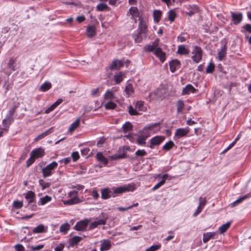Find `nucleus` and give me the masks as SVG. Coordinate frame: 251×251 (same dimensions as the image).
<instances>
[{"instance_id":"f257e3e1","label":"nucleus","mask_w":251,"mask_h":251,"mask_svg":"<svg viewBox=\"0 0 251 251\" xmlns=\"http://www.w3.org/2000/svg\"><path fill=\"white\" fill-rule=\"evenodd\" d=\"M158 124H152L146 126L140 132L141 135H139L137 138V143L140 146H145L146 141L151 134L152 129L157 126Z\"/></svg>"},{"instance_id":"f03ea898","label":"nucleus","mask_w":251,"mask_h":251,"mask_svg":"<svg viewBox=\"0 0 251 251\" xmlns=\"http://www.w3.org/2000/svg\"><path fill=\"white\" fill-rule=\"evenodd\" d=\"M136 189V187L134 184H128L127 185H124L123 186L117 187L113 188V197H116L118 195L123 194L126 192H132Z\"/></svg>"},{"instance_id":"7ed1b4c3","label":"nucleus","mask_w":251,"mask_h":251,"mask_svg":"<svg viewBox=\"0 0 251 251\" xmlns=\"http://www.w3.org/2000/svg\"><path fill=\"white\" fill-rule=\"evenodd\" d=\"M16 110V107H12L9 109L5 118L2 120V124L3 126L2 130L8 131L10 125L13 122V115Z\"/></svg>"},{"instance_id":"20e7f679","label":"nucleus","mask_w":251,"mask_h":251,"mask_svg":"<svg viewBox=\"0 0 251 251\" xmlns=\"http://www.w3.org/2000/svg\"><path fill=\"white\" fill-rule=\"evenodd\" d=\"M68 197L70 198V199L63 201L64 205H74L82 201L78 197L77 192L75 190L70 191L68 193Z\"/></svg>"},{"instance_id":"39448f33","label":"nucleus","mask_w":251,"mask_h":251,"mask_svg":"<svg viewBox=\"0 0 251 251\" xmlns=\"http://www.w3.org/2000/svg\"><path fill=\"white\" fill-rule=\"evenodd\" d=\"M58 166V163L53 161L42 169L43 176L45 178L50 176L53 174L54 170Z\"/></svg>"},{"instance_id":"423d86ee","label":"nucleus","mask_w":251,"mask_h":251,"mask_svg":"<svg viewBox=\"0 0 251 251\" xmlns=\"http://www.w3.org/2000/svg\"><path fill=\"white\" fill-rule=\"evenodd\" d=\"M191 53V58L195 63H198L201 60L202 50L201 47L198 46H193Z\"/></svg>"},{"instance_id":"0eeeda50","label":"nucleus","mask_w":251,"mask_h":251,"mask_svg":"<svg viewBox=\"0 0 251 251\" xmlns=\"http://www.w3.org/2000/svg\"><path fill=\"white\" fill-rule=\"evenodd\" d=\"M189 130L190 128L188 126L184 128H178L176 129L175 132L174 139L176 140L185 137L189 133Z\"/></svg>"},{"instance_id":"6e6552de","label":"nucleus","mask_w":251,"mask_h":251,"mask_svg":"<svg viewBox=\"0 0 251 251\" xmlns=\"http://www.w3.org/2000/svg\"><path fill=\"white\" fill-rule=\"evenodd\" d=\"M45 150L42 148H38L34 149L30 152V155L35 159L42 157L45 155Z\"/></svg>"},{"instance_id":"1a4fd4ad","label":"nucleus","mask_w":251,"mask_h":251,"mask_svg":"<svg viewBox=\"0 0 251 251\" xmlns=\"http://www.w3.org/2000/svg\"><path fill=\"white\" fill-rule=\"evenodd\" d=\"M89 222L90 220L88 219L78 222L75 226V229L78 231L84 230L86 229Z\"/></svg>"},{"instance_id":"9d476101","label":"nucleus","mask_w":251,"mask_h":251,"mask_svg":"<svg viewBox=\"0 0 251 251\" xmlns=\"http://www.w3.org/2000/svg\"><path fill=\"white\" fill-rule=\"evenodd\" d=\"M165 139L163 136H156L152 137L150 141V148H152L154 146H157L160 144Z\"/></svg>"},{"instance_id":"9b49d317","label":"nucleus","mask_w":251,"mask_h":251,"mask_svg":"<svg viewBox=\"0 0 251 251\" xmlns=\"http://www.w3.org/2000/svg\"><path fill=\"white\" fill-rule=\"evenodd\" d=\"M129 14L131 16V18L135 21V22L137 21V18L139 17V12L137 7H131L129 9V12L127 14Z\"/></svg>"},{"instance_id":"f8f14e48","label":"nucleus","mask_w":251,"mask_h":251,"mask_svg":"<svg viewBox=\"0 0 251 251\" xmlns=\"http://www.w3.org/2000/svg\"><path fill=\"white\" fill-rule=\"evenodd\" d=\"M124 92L127 97L132 96L134 94V91L133 85L129 81H127L126 84Z\"/></svg>"},{"instance_id":"ddd939ff","label":"nucleus","mask_w":251,"mask_h":251,"mask_svg":"<svg viewBox=\"0 0 251 251\" xmlns=\"http://www.w3.org/2000/svg\"><path fill=\"white\" fill-rule=\"evenodd\" d=\"M139 23L138 25L139 32L142 33L146 36L147 32V26L145 22H144L141 18L139 19Z\"/></svg>"},{"instance_id":"4468645a","label":"nucleus","mask_w":251,"mask_h":251,"mask_svg":"<svg viewBox=\"0 0 251 251\" xmlns=\"http://www.w3.org/2000/svg\"><path fill=\"white\" fill-rule=\"evenodd\" d=\"M113 197V191L109 188H104L101 190V197L102 199L106 200Z\"/></svg>"},{"instance_id":"2eb2a0df","label":"nucleus","mask_w":251,"mask_h":251,"mask_svg":"<svg viewBox=\"0 0 251 251\" xmlns=\"http://www.w3.org/2000/svg\"><path fill=\"white\" fill-rule=\"evenodd\" d=\"M101 245L100 251H106L109 250L111 247V241L109 240L103 239L100 241Z\"/></svg>"},{"instance_id":"dca6fc26","label":"nucleus","mask_w":251,"mask_h":251,"mask_svg":"<svg viewBox=\"0 0 251 251\" xmlns=\"http://www.w3.org/2000/svg\"><path fill=\"white\" fill-rule=\"evenodd\" d=\"M231 17L234 25H238L242 20L243 16L241 13H231Z\"/></svg>"},{"instance_id":"f3484780","label":"nucleus","mask_w":251,"mask_h":251,"mask_svg":"<svg viewBox=\"0 0 251 251\" xmlns=\"http://www.w3.org/2000/svg\"><path fill=\"white\" fill-rule=\"evenodd\" d=\"M157 57L159 58L161 62H164L166 60V54L163 52L160 48L156 49L154 53Z\"/></svg>"},{"instance_id":"a211bd4d","label":"nucleus","mask_w":251,"mask_h":251,"mask_svg":"<svg viewBox=\"0 0 251 251\" xmlns=\"http://www.w3.org/2000/svg\"><path fill=\"white\" fill-rule=\"evenodd\" d=\"M48 226H45L42 224H40L38 225L37 226L35 227L33 230L32 232L33 233H46L48 231Z\"/></svg>"},{"instance_id":"6ab92c4d","label":"nucleus","mask_w":251,"mask_h":251,"mask_svg":"<svg viewBox=\"0 0 251 251\" xmlns=\"http://www.w3.org/2000/svg\"><path fill=\"white\" fill-rule=\"evenodd\" d=\"M106 220L105 219H101L95 221L91 223L89 226V229H92L97 227L99 225H104L106 224Z\"/></svg>"},{"instance_id":"aec40b11","label":"nucleus","mask_w":251,"mask_h":251,"mask_svg":"<svg viewBox=\"0 0 251 251\" xmlns=\"http://www.w3.org/2000/svg\"><path fill=\"white\" fill-rule=\"evenodd\" d=\"M196 89L191 85L188 84L184 88H183L182 92V95H189L191 93H194Z\"/></svg>"},{"instance_id":"412c9836","label":"nucleus","mask_w":251,"mask_h":251,"mask_svg":"<svg viewBox=\"0 0 251 251\" xmlns=\"http://www.w3.org/2000/svg\"><path fill=\"white\" fill-rule=\"evenodd\" d=\"M124 64L123 62L119 60H114L110 67L111 70H118L123 67Z\"/></svg>"},{"instance_id":"4be33fe9","label":"nucleus","mask_w":251,"mask_h":251,"mask_svg":"<svg viewBox=\"0 0 251 251\" xmlns=\"http://www.w3.org/2000/svg\"><path fill=\"white\" fill-rule=\"evenodd\" d=\"M188 11L186 12V13L189 16H191L192 15L197 13L198 11V8L195 5H189L186 6Z\"/></svg>"},{"instance_id":"5701e85b","label":"nucleus","mask_w":251,"mask_h":251,"mask_svg":"<svg viewBox=\"0 0 251 251\" xmlns=\"http://www.w3.org/2000/svg\"><path fill=\"white\" fill-rule=\"evenodd\" d=\"M157 48V43L155 41L151 44L145 46L144 47V50L148 52H153L154 53L155 50Z\"/></svg>"},{"instance_id":"b1692460","label":"nucleus","mask_w":251,"mask_h":251,"mask_svg":"<svg viewBox=\"0 0 251 251\" xmlns=\"http://www.w3.org/2000/svg\"><path fill=\"white\" fill-rule=\"evenodd\" d=\"M180 63L179 61L177 59L172 60L170 63V71L173 73L176 71L177 68H178L180 66Z\"/></svg>"},{"instance_id":"393cba45","label":"nucleus","mask_w":251,"mask_h":251,"mask_svg":"<svg viewBox=\"0 0 251 251\" xmlns=\"http://www.w3.org/2000/svg\"><path fill=\"white\" fill-rule=\"evenodd\" d=\"M125 73L120 72L114 75V80L116 84L120 83L124 79Z\"/></svg>"},{"instance_id":"a878e982","label":"nucleus","mask_w":251,"mask_h":251,"mask_svg":"<svg viewBox=\"0 0 251 251\" xmlns=\"http://www.w3.org/2000/svg\"><path fill=\"white\" fill-rule=\"evenodd\" d=\"M53 132V127H50L44 132L39 134L34 139V141L37 142L40 139H42Z\"/></svg>"},{"instance_id":"bb28decb","label":"nucleus","mask_w":251,"mask_h":251,"mask_svg":"<svg viewBox=\"0 0 251 251\" xmlns=\"http://www.w3.org/2000/svg\"><path fill=\"white\" fill-rule=\"evenodd\" d=\"M135 107L139 112H141V114L143 112H145L147 110L146 107L144 105V103L142 101H137L136 102Z\"/></svg>"},{"instance_id":"cd10ccee","label":"nucleus","mask_w":251,"mask_h":251,"mask_svg":"<svg viewBox=\"0 0 251 251\" xmlns=\"http://www.w3.org/2000/svg\"><path fill=\"white\" fill-rule=\"evenodd\" d=\"M115 98L114 93L112 90L108 89L106 90L105 94L103 96L104 100H112Z\"/></svg>"},{"instance_id":"c85d7f7f","label":"nucleus","mask_w":251,"mask_h":251,"mask_svg":"<svg viewBox=\"0 0 251 251\" xmlns=\"http://www.w3.org/2000/svg\"><path fill=\"white\" fill-rule=\"evenodd\" d=\"M168 174H164L163 175V179L161 180L158 183L155 185L152 188V191H155L159 189L161 186H162L165 182L166 180L168 178Z\"/></svg>"},{"instance_id":"c756f323","label":"nucleus","mask_w":251,"mask_h":251,"mask_svg":"<svg viewBox=\"0 0 251 251\" xmlns=\"http://www.w3.org/2000/svg\"><path fill=\"white\" fill-rule=\"evenodd\" d=\"M96 157L99 161L102 162L104 165H106L108 163V159L103 156L102 152H98Z\"/></svg>"},{"instance_id":"7c9ffc66","label":"nucleus","mask_w":251,"mask_h":251,"mask_svg":"<svg viewBox=\"0 0 251 251\" xmlns=\"http://www.w3.org/2000/svg\"><path fill=\"white\" fill-rule=\"evenodd\" d=\"M82 237L78 236H75L69 240L70 246L74 247L77 245L81 240Z\"/></svg>"},{"instance_id":"2f4dec72","label":"nucleus","mask_w":251,"mask_h":251,"mask_svg":"<svg viewBox=\"0 0 251 251\" xmlns=\"http://www.w3.org/2000/svg\"><path fill=\"white\" fill-rule=\"evenodd\" d=\"M35 197V193L31 191H28L25 195V198L28 203L33 202Z\"/></svg>"},{"instance_id":"473e14b6","label":"nucleus","mask_w":251,"mask_h":251,"mask_svg":"<svg viewBox=\"0 0 251 251\" xmlns=\"http://www.w3.org/2000/svg\"><path fill=\"white\" fill-rule=\"evenodd\" d=\"M177 53L181 55H187L189 53V50L184 45L178 46Z\"/></svg>"},{"instance_id":"72a5a7b5","label":"nucleus","mask_w":251,"mask_h":251,"mask_svg":"<svg viewBox=\"0 0 251 251\" xmlns=\"http://www.w3.org/2000/svg\"><path fill=\"white\" fill-rule=\"evenodd\" d=\"M122 128L124 133H129L132 129V125L131 123L126 122L123 125Z\"/></svg>"},{"instance_id":"f704fd0d","label":"nucleus","mask_w":251,"mask_h":251,"mask_svg":"<svg viewBox=\"0 0 251 251\" xmlns=\"http://www.w3.org/2000/svg\"><path fill=\"white\" fill-rule=\"evenodd\" d=\"M162 16V11L159 10H154L153 12V20L155 23H158Z\"/></svg>"},{"instance_id":"c9c22d12","label":"nucleus","mask_w":251,"mask_h":251,"mask_svg":"<svg viewBox=\"0 0 251 251\" xmlns=\"http://www.w3.org/2000/svg\"><path fill=\"white\" fill-rule=\"evenodd\" d=\"M251 197V195H250V194H247L246 195H244L242 197H241L240 198H239V199H238L237 200H236L235 201H234V202H233L231 204V207H234L235 206H236L237 205L240 204V203H241L244 200H245V199L249 198Z\"/></svg>"},{"instance_id":"e433bc0d","label":"nucleus","mask_w":251,"mask_h":251,"mask_svg":"<svg viewBox=\"0 0 251 251\" xmlns=\"http://www.w3.org/2000/svg\"><path fill=\"white\" fill-rule=\"evenodd\" d=\"M80 125V118H78L74 121L70 126L68 131L69 132H73L74 131L77 127L79 126Z\"/></svg>"},{"instance_id":"4c0bfd02","label":"nucleus","mask_w":251,"mask_h":251,"mask_svg":"<svg viewBox=\"0 0 251 251\" xmlns=\"http://www.w3.org/2000/svg\"><path fill=\"white\" fill-rule=\"evenodd\" d=\"M51 200V197L48 195H46L40 199L39 201L38 202V204L41 205H44L47 203L48 202L50 201Z\"/></svg>"},{"instance_id":"58836bf2","label":"nucleus","mask_w":251,"mask_h":251,"mask_svg":"<svg viewBox=\"0 0 251 251\" xmlns=\"http://www.w3.org/2000/svg\"><path fill=\"white\" fill-rule=\"evenodd\" d=\"M215 235V232H206L203 234V242L205 243L210 240Z\"/></svg>"},{"instance_id":"ea45409f","label":"nucleus","mask_w":251,"mask_h":251,"mask_svg":"<svg viewBox=\"0 0 251 251\" xmlns=\"http://www.w3.org/2000/svg\"><path fill=\"white\" fill-rule=\"evenodd\" d=\"M86 32L89 37H92L96 34V28L94 26H89L87 28Z\"/></svg>"},{"instance_id":"a19ab883","label":"nucleus","mask_w":251,"mask_h":251,"mask_svg":"<svg viewBox=\"0 0 251 251\" xmlns=\"http://www.w3.org/2000/svg\"><path fill=\"white\" fill-rule=\"evenodd\" d=\"M175 144L174 142L170 140L165 144L162 147V150L166 151H169L175 147Z\"/></svg>"},{"instance_id":"79ce46f5","label":"nucleus","mask_w":251,"mask_h":251,"mask_svg":"<svg viewBox=\"0 0 251 251\" xmlns=\"http://www.w3.org/2000/svg\"><path fill=\"white\" fill-rule=\"evenodd\" d=\"M128 112L130 115L136 116L141 115V112L138 111L136 107L134 108L132 106L129 105L128 107Z\"/></svg>"},{"instance_id":"37998d69","label":"nucleus","mask_w":251,"mask_h":251,"mask_svg":"<svg viewBox=\"0 0 251 251\" xmlns=\"http://www.w3.org/2000/svg\"><path fill=\"white\" fill-rule=\"evenodd\" d=\"M226 48L225 47H223L218 51L217 58L219 61H221L223 58L226 56Z\"/></svg>"},{"instance_id":"c03bdc74","label":"nucleus","mask_w":251,"mask_h":251,"mask_svg":"<svg viewBox=\"0 0 251 251\" xmlns=\"http://www.w3.org/2000/svg\"><path fill=\"white\" fill-rule=\"evenodd\" d=\"M70 226L68 223H66L61 225L59 230L61 232L66 234L70 229Z\"/></svg>"},{"instance_id":"a18cd8bd","label":"nucleus","mask_w":251,"mask_h":251,"mask_svg":"<svg viewBox=\"0 0 251 251\" xmlns=\"http://www.w3.org/2000/svg\"><path fill=\"white\" fill-rule=\"evenodd\" d=\"M117 105L112 100H110L104 105V107L107 110H112L115 108Z\"/></svg>"},{"instance_id":"49530a36","label":"nucleus","mask_w":251,"mask_h":251,"mask_svg":"<svg viewBox=\"0 0 251 251\" xmlns=\"http://www.w3.org/2000/svg\"><path fill=\"white\" fill-rule=\"evenodd\" d=\"M51 87V84L49 82H45L40 87L41 91L45 92L49 90Z\"/></svg>"},{"instance_id":"de8ad7c7","label":"nucleus","mask_w":251,"mask_h":251,"mask_svg":"<svg viewBox=\"0 0 251 251\" xmlns=\"http://www.w3.org/2000/svg\"><path fill=\"white\" fill-rule=\"evenodd\" d=\"M231 224L230 222H227L226 223L222 225L219 228V230L221 233H223L229 227Z\"/></svg>"},{"instance_id":"09e8293b","label":"nucleus","mask_w":251,"mask_h":251,"mask_svg":"<svg viewBox=\"0 0 251 251\" xmlns=\"http://www.w3.org/2000/svg\"><path fill=\"white\" fill-rule=\"evenodd\" d=\"M176 106H177V112L178 113H181L184 108V104L183 101L182 100H178L176 102Z\"/></svg>"},{"instance_id":"8fccbe9b","label":"nucleus","mask_w":251,"mask_h":251,"mask_svg":"<svg viewBox=\"0 0 251 251\" xmlns=\"http://www.w3.org/2000/svg\"><path fill=\"white\" fill-rule=\"evenodd\" d=\"M168 16L169 20L170 22H173L175 21L176 14L174 10H171L168 12Z\"/></svg>"},{"instance_id":"3c124183","label":"nucleus","mask_w":251,"mask_h":251,"mask_svg":"<svg viewBox=\"0 0 251 251\" xmlns=\"http://www.w3.org/2000/svg\"><path fill=\"white\" fill-rule=\"evenodd\" d=\"M215 69V65L212 62H210L206 69V73L207 74H211L213 73Z\"/></svg>"},{"instance_id":"603ef678","label":"nucleus","mask_w":251,"mask_h":251,"mask_svg":"<svg viewBox=\"0 0 251 251\" xmlns=\"http://www.w3.org/2000/svg\"><path fill=\"white\" fill-rule=\"evenodd\" d=\"M161 247V245L160 243L157 244L153 245L149 248L147 249L145 251H156L159 249Z\"/></svg>"},{"instance_id":"864d4df0","label":"nucleus","mask_w":251,"mask_h":251,"mask_svg":"<svg viewBox=\"0 0 251 251\" xmlns=\"http://www.w3.org/2000/svg\"><path fill=\"white\" fill-rule=\"evenodd\" d=\"M13 207L15 208H20L23 206V203L22 201H15L13 203Z\"/></svg>"},{"instance_id":"5fc2aeb1","label":"nucleus","mask_w":251,"mask_h":251,"mask_svg":"<svg viewBox=\"0 0 251 251\" xmlns=\"http://www.w3.org/2000/svg\"><path fill=\"white\" fill-rule=\"evenodd\" d=\"M206 201L205 198H202L201 197L199 198V204L198 206H200L202 208H204L205 205L206 204Z\"/></svg>"},{"instance_id":"6e6d98bb","label":"nucleus","mask_w":251,"mask_h":251,"mask_svg":"<svg viewBox=\"0 0 251 251\" xmlns=\"http://www.w3.org/2000/svg\"><path fill=\"white\" fill-rule=\"evenodd\" d=\"M125 155L124 154H113L109 156L110 159L111 160H116L117 159L124 158Z\"/></svg>"},{"instance_id":"4d7b16f0","label":"nucleus","mask_w":251,"mask_h":251,"mask_svg":"<svg viewBox=\"0 0 251 251\" xmlns=\"http://www.w3.org/2000/svg\"><path fill=\"white\" fill-rule=\"evenodd\" d=\"M71 157L73 160L75 162L79 158V154L77 151H74L72 153Z\"/></svg>"},{"instance_id":"13d9d810","label":"nucleus","mask_w":251,"mask_h":251,"mask_svg":"<svg viewBox=\"0 0 251 251\" xmlns=\"http://www.w3.org/2000/svg\"><path fill=\"white\" fill-rule=\"evenodd\" d=\"M57 106L58 104H57L55 102L45 110V113L47 114L49 113L51 111H53Z\"/></svg>"},{"instance_id":"bf43d9fd","label":"nucleus","mask_w":251,"mask_h":251,"mask_svg":"<svg viewBox=\"0 0 251 251\" xmlns=\"http://www.w3.org/2000/svg\"><path fill=\"white\" fill-rule=\"evenodd\" d=\"M57 106L58 104H57L55 102L45 110V113L47 114L49 113L51 111H53Z\"/></svg>"},{"instance_id":"052dcab7","label":"nucleus","mask_w":251,"mask_h":251,"mask_svg":"<svg viewBox=\"0 0 251 251\" xmlns=\"http://www.w3.org/2000/svg\"><path fill=\"white\" fill-rule=\"evenodd\" d=\"M57 106L58 104H57L55 102L45 110V113L47 114L49 113L51 111H53Z\"/></svg>"},{"instance_id":"680f3d73","label":"nucleus","mask_w":251,"mask_h":251,"mask_svg":"<svg viewBox=\"0 0 251 251\" xmlns=\"http://www.w3.org/2000/svg\"><path fill=\"white\" fill-rule=\"evenodd\" d=\"M107 8V5L104 3H100L97 6V10L98 11H103Z\"/></svg>"},{"instance_id":"e2e57ef3","label":"nucleus","mask_w":251,"mask_h":251,"mask_svg":"<svg viewBox=\"0 0 251 251\" xmlns=\"http://www.w3.org/2000/svg\"><path fill=\"white\" fill-rule=\"evenodd\" d=\"M146 154L147 152L144 150H138L135 152L136 156H143Z\"/></svg>"},{"instance_id":"0e129e2a","label":"nucleus","mask_w":251,"mask_h":251,"mask_svg":"<svg viewBox=\"0 0 251 251\" xmlns=\"http://www.w3.org/2000/svg\"><path fill=\"white\" fill-rule=\"evenodd\" d=\"M15 63V60L13 58H11L8 63V67L11 69L12 71L15 70L14 64Z\"/></svg>"},{"instance_id":"69168bd1","label":"nucleus","mask_w":251,"mask_h":251,"mask_svg":"<svg viewBox=\"0 0 251 251\" xmlns=\"http://www.w3.org/2000/svg\"><path fill=\"white\" fill-rule=\"evenodd\" d=\"M35 160V159L33 157L31 156V155H30V157L26 161V166L29 167V166H30L34 163Z\"/></svg>"},{"instance_id":"338daca9","label":"nucleus","mask_w":251,"mask_h":251,"mask_svg":"<svg viewBox=\"0 0 251 251\" xmlns=\"http://www.w3.org/2000/svg\"><path fill=\"white\" fill-rule=\"evenodd\" d=\"M64 248V244L62 243L59 244L54 249V251H62Z\"/></svg>"},{"instance_id":"774afa93","label":"nucleus","mask_w":251,"mask_h":251,"mask_svg":"<svg viewBox=\"0 0 251 251\" xmlns=\"http://www.w3.org/2000/svg\"><path fill=\"white\" fill-rule=\"evenodd\" d=\"M242 29L251 33V25L246 24V25L242 26Z\"/></svg>"}]
</instances>
